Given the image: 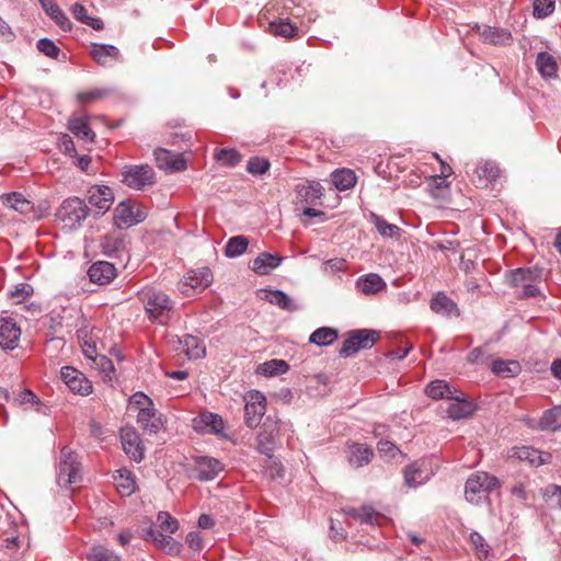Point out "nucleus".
Segmentation results:
<instances>
[{
	"label": "nucleus",
	"mask_w": 561,
	"mask_h": 561,
	"mask_svg": "<svg viewBox=\"0 0 561 561\" xmlns=\"http://www.w3.org/2000/svg\"><path fill=\"white\" fill-rule=\"evenodd\" d=\"M140 300L150 321L161 325L169 322L174 301L167 294L151 288L145 289L140 293Z\"/></svg>",
	"instance_id": "nucleus-1"
},
{
	"label": "nucleus",
	"mask_w": 561,
	"mask_h": 561,
	"mask_svg": "<svg viewBox=\"0 0 561 561\" xmlns=\"http://www.w3.org/2000/svg\"><path fill=\"white\" fill-rule=\"evenodd\" d=\"M500 480L484 471L472 473L466 481L465 496L471 504H480L488 495L500 488Z\"/></svg>",
	"instance_id": "nucleus-2"
},
{
	"label": "nucleus",
	"mask_w": 561,
	"mask_h": 561,
	"mask_svg": "<svg viewBox=\"0 0 561 561\" xmlns=\"http://www.w3.org/2000/svg\"><path fill=\"white\" fill-rule=\"evenodd\" d=\"M91 209L84 199L73 196L66 198L56 210V218L65 228L75 229L82 225Z\"/></svg>",
	"instance_id": "nucleus-3"
},
{
	"label": "nucleus",
	"mask_w": 561,
	"mask_h": 561,
	"mask_svg": "<svg viewBox=\"0 0 561 561\" xmlns=\"http://www.w3.org/2000/svg\"><path fill=\"white\" fill-rule=\"evenodd\" d=\"M121 182L135 191H144L156 183V173L151 165L125 164L121 169Z\"/></svg>",
	"instance_id": "nucleus-4"
},
{
	"label": "nucleus",
	"mask_w": 561,
	"mask_h": 561,
	"mask_svg": "<svg viewBox=\"0 0 561 561\" xmlns=\"http://www.w3.org/2000/svg\"><path fill=\"white\" fill-rule=\"evenodd\" d=\"M379 333L371 329L352 330L343 341L339 354L341 357L347 358L356 354L358 351L369 350L375 345Z\"/></svg>",
	"instance_id": "nucleus-5"
},
{
	"label": "nucleus",
	"mask_w": 561,
	"mask_h": 561,
	"mask_svg": "<svg viewBox=\"0 0 561 561\" xmlns=\"http://www.w3.org/2000/svg\"><path fill=\"white\" fill-rule=\"evenodd\" d=\"M81 480L80 462L78 455L68 446L60 450V460L58 465L57 483L61 488H68Z\"/></svg>",
	"instance_id": "nucleus-6"
},
{
	"label": "nucleus",
	"mask_w": 561,
	"mask_h": 561,
	"mask_svg": "<svg viewBox=\"0 0 561 561\" xmlns=\"http://www.w3.org/2000/svg\"><path fill=\"white\" fill-rule=\"evenodd\" d=\"M243 401L244 424L250 428H255L266 412V398L259 390H250L244 393Z\"/></svg>",
	"instance_id": "nucleus-7"
},
{
	"label": "nucleus",
	"mask_w": 561,
	"mask_h": 561,
	"mask_svg": "<svg viewBox=\"0 0 561 561\" xmlns=\"http://www.w3.org/2000/svg\"><path fill=\"white\" fill-rule=\"evenodd\" d=\"M280 421L276 416L267 415L261 425L260 432L257 433L256 450L265 455L267 458H272V453L276 447L275 438L279 434Z\"/></svg>",
	"instance_id": "nucleus-8"
},
{
	"label": "nucleus",
	"mask_w": 561,
	"mask_h": 561,
	"mask_svg": "<svg viewBox=\"0 0 561 561\" xmlns=\"http://www.w3.org/2000/svg\"><path fill=\"white\" fill-rule=\"evenodd\" d=\"M146 211L130 201H123L114 209V224L119 229H127L142 222Z\"/></svg>",
	"instance_id": "nucleus-9"
},
{
	"label": "nucleus",
	"mask_w": 561,
	"mask_h": 561,
	"mask_svg": "<svg viewBox=\"0 0 561 561\" xmlns=\"http://www.w3.org/2000/svg\"><path fill=\"white\" fill-rule=\"evenodd\" d=\"M434 474L435 470L432 462L426 459H420L404 467V484L408 488L415 489L425 484Z\"/></svg>",
	"instance_id": "nucleus-10"
},
{
	"label": "nucleus",
	"mask_w": 561,
	"mask_h": 561,
	"mask_svg": "<svg viewBox=\"0 0 561 561\" xmlns=\"http://www.w3.org/2000/svg\"><path fill=\"white\" fill-rule=\"evenodd\" d=\"M213 282V273L209 267H202L187 272L180 280L178 289L184 296H191L195 291H202Z\"/></svg>",
	"instance_id": "nucleus-11"
},
{
	"label": "nucleus",
	"mask_w": 561,
	"mask_h": 561,
	"mask_svg": "<svg viewBox=\"0 0 561 561\" xmlns=\"http://www.w3.org/2000/svg\"><path fill=\"white\" fill-rule=\"evenodd\" d=\"M89 204L94 208V215H104L114 203L113 190L107 185H93L88 190Z\"/></svg>",
	"instance_id": "nucleus-12"
},
{
	"label": "nucleus",
	"mask_w": 561,
	"mask_h": 561,
	"mask_svg": "<svg viewBox=\"0 0 561 561\" xmlns=\"http://www.w3.org/2000/svg\"><path fill=\"white\" fill-rule=\"evenodd\" d=\"M121 443L125 454L135 462H140L145 457V446L139 433L131 426L121 430Z\"/></svg>",
	"instance_id": "nucleus-13"
},
{
	"label": "nucleus",
	"mask_w": 561,
	"mask_h": 561,
	"mask_svg": "<svg viewBox=\"0 0 561 561\" xmlns=\"http://www.w3.org/2000/svg\"><path fill=\"white\" fill-rule=\"evenodd\" d=\"M137 423L146 433L157 434L164 427L165 417L153 405L138 412Z\"/></svg>",
	"instance_id": "nucleus-14"
},
{
	"label": "nucleus",
	"mask_w": 561,
	"mask_h": 561,
	"mask_svg": "<svg viewBox=\"0 0 561 561\" xmlns=\"http://www.w3.org/2000/svg\"><path fill=\"white\" fill-rule=\"evenodd\" d=\"M221 462L213 457L199 456L195 459V478L199 481L214 480L222 470Z\"/></svg>",
	"instance_id": "nucleus-15"
},
{
	"label": "nucleus",
	"mask_w": 561,
	"mask_h": 561,
	"mask_svg": "<svg viewBox=\"0 0 561 561\" xmlns=\"http://www.w3.org/2000/svg\"><path fill=\"white\" fill-rule=\"evenodd\" d=\"M21 336V329L14 319L7 317L0 319V347L14 350Z\"/></svg>",
	"instance_id": "nucleus-16"
},
{
	"label": "nucleus",
	"mask_w": 561,
	"mask_h": 561,
	"mask_svg": "<svg viewBox=\"0 0 561 561\" xmlns=\"http://www.w3.org/2000/svg\"><path fill=\"white\" fill-rule=\"evenodd\" d=\"M117 275V270L113 263L107 261H96L88 270L89 279L98 285L110 284Z\"/></svg>",
	"instance_id": "nucleus-17"
},
{
	"label": "nucleus",
	"mask_w": 561,
	"mask_h": 561,
	"mask_svg": "<svg viewBox=\"0 0 561 561\" xmlns=\"http://www.w3.org/2000/svg\"><path fill=\"white\" fill-rule=\"evenodd\" d=\"M88 121L89 116L85 113H75L69 117L67 127L77 138L93 142L95 134L91 129Z\"/></svg>",
	"instance_id": "nucleus-18"
},
{
	"label": "nucleus",
	"mask_w": 561,
	"mask_h": 561,
	"mask_svg": "<svg viewBox=\"0 0 561 561\" xmlns=\"http://www.w3.org/2000/svg\"><path fill=\"white\" fill-rule=\"evenodd\" d=\"M430 308L434 313L442 317L459 316L457 304L443 291H438L432 297Z\"/></svg>",
	"instance_id": "nucleus-19"
},
{
	"label": "nucleus",
	"mask_w": 561,
	"mask_h": 561,
	"mask_svg": "<svg viewBox=\"0 0 561 561\" xmlns=\"http://www.w3.org/2000/svg\"><path fill=\"white\" fill-rule=\"evenodd\" d=\"M387 287L383 278L376 274L369 273L358 277L355 282V288L358 293L365 296L375 295Z\"/></svg>",
	"instance_id": "nucleus-20"
},
{
	"label": "nucleus",
	"mask_w": 561,
	"mask_h": 561,
	"mask_svg": "<svg viewBox=\"0 0 561 561\" xmlns=\"http://www.w3.org/2000/svg\"><path fill=\"white\" fill-rule=\"evenodd\" d=\"M478 30L483 43L501 46L512 43V33L506 28L484 25L482 28L479 26Z\"/></svg>",
	"instance_id": "nucleus-21"
},
{
	"label": "nucleus",
	"mask_w": 561,
	"mask_h": 561,
	"mask_svg": "<svg viewBox=\"0 0 561 561\" xmlns=\"http://www.w3.org/2000/svg\"><path fill=\"white\" fill-rule=\"evenodd\" d=\"M296 193L301 203L317 205L323 196V187L319 182L311 181L297 185Z\"/></svg>",
	"instance_id": "nucleus-22"
},
{
	"label": "nucleus",
	"mask_w": 561,
	"mask_h": 561,
	"mask_svg": "<svg viewBox=\"0 0 561 561\" xmlns=\"http://www.w3.org/2000/svg\"><path fill=\"white\" fill-rule=\"evenodd\" d=\"M157 164L160 169L165 171H181L186 167L185 160L180 157H174L171 151L158 148L153 152Z\"/></svg>",
	"instance_id": "nucleus-23"
},
{
	"label": "nucleus",
	"mask_w": 561,
	"mask_h": 561,
	"mask_svg": "<svg viewBox=\"0 0 561 561\" xmlns=\"http://www.w3.org/2000/svg\"><path fill=\"white\" fill-rule=\"evenodd\" d=\"M284 257L270 252L260 253L252 262L251 268L259 275H267L271 271L278 267Z\"/></svg>",
	"instance_id": "nucleus-24"
},
{
	"label": "nucleus",
	"mask_w": 561,
	"mask_h": 561,
	"mask_svg": "<svg viewBox=\"0 0 561 561\" xmlns=\"http://www.w3.org/2000/svg\"><path fill=\"white\" fill-rule=\"evenodd\" d=\"M91 55L95 62L101 66H108L111 60H116L121 57L119 49L111 44L92 43Z\"/></svg>",
	"instance_id": "nucleus-25"
},
{
	"label": "nucleus",
	"mask_w": 561,
	"mask_h": 561,
	"mask_svg": "<svg viewBox=\"0 0 561 561\" xmlns=\"http://www.w3.org/2000/svg\"><path fill=\"white\" fill-rule=\"evenodd\" d=\"M45 13L64 31H70L72 23L54 0H39Z\"/></svg>",
	"instance_id": "nucleus-26"
},
{
	"label": "nucleus",
	"mask_w": 561,
	"mask_h": 561,
	"mask_svg": "<svg viewBox=\"0 0 561 561\" xmlns=\"http://www.w3.org/2000/svg\"><path fill=\"white\" fill-rule=\"evenodd\" d=\"M180 344L190 359L204 358L206 355V347L197 336L185 334L180 340Z\"/></svg>",
	"instance_id": "nucleus-27"
},
{
	"label": "nucleus",
	"mask_w": 561,
	"mask_h": 561,
	"mask_svg": "<svg viewBox=\"0 0 561 561\" xmlns=\"http://www.w3.org/2000/svg\"><path fill=\"white\" fill-rule=\"evenodd\" d=\"M264 296L262 297L264 300L268 301L272 305L279 307L285 311H296L298 310V306L295 304L291 297H289L285 291L280 289H271L264 290Z\"/></svg>",
	"instance_id": "nucleus-28"
},
{
	"label": "nucleus",
	"mask_w": 561,
	"mask_h": 561,
	"mask_svg": "<svg viewBox=\"0 0 561 561\" xmlns=\"http://www.w3.org/2000/svg\"><path fill=\"white\" fill-rule=\"evenodd\" d=\"M373 456V449L366 445L354 443L348 446V462L352 467L359 468L367 465Z\"/></svg>",
	"instance_id": "nucleus-29"
},
{
	"label": "nucleus",
	"mask_w": 561,
	"mask_h": 561,
	"mask_svg": "<svg viewBox=\"0 0 561 561\" xmlns=\"http://www.w3.org/2000/svg\"><path fill=\"white\" fill-rule=\"evenodd\" d=\"M459 398H453V403L447 409L448 416L453 420H461L471 415L473 407L471 402L465 399V394L460 391L456 392Z\"/></svg>",
	"instance_id": "nucleus-30"
},
{
	"label": "nucleus",
	"mask_w": 561,
	"mask_h": 561,
	"mask_svg": "<svg viewBox=\"0 0 561 561\" xmlns=\"http://www.w3.org/2000/svg\"><path fill=\"white\" fill-rule=\"evenodd\" d=\"M456 392L457 390L451 389L445 380H434L425 388L427 397L434 400L459 398V396H456Z\"/></svg>",
	"instance_id": "nucleus-31"
},
{
	"label": "nucleus",
	"mask_w": 561,
	"mask_h": 561,
	"mask_svg": "<svg viewBox=\"0 0 561 561\" xmlns=\"http://www.w3.org/2000/svg\"><path fill=\"white\" fill-rule=\"evenodd\" d=\"M538 428L551 432L561 430V405L546 410L538 422Z\"/></svg>",
	"instance_id": "nucleus-32"
},
{
	"label": "nucleus",
	"mask_w": 561,
	"mask_h": 561,
	"mask_svg": "<svg viewBox=\"0 0 561 561\" xmlns=\"http://www.w3.org/2000/svg\"><path fill=\"white\" fill-rule=\"evenodd\" d=\"M514 455L523 461H528L533 466H541L549 461L551 457L549 454L540 451L529 446H523L518 448Z\"/></svg>",
	"instance_id": "nucleus-33"
},
{
	"label": "nucleus",
	"mask_w": 561,
	"mask_h": 561,
	"mask_svg": "<svg viewBox=\"0 0 561 561\" xmlns=\"http://www.w3.org/2000/svg\"><path fill=\"white\" fill-rule=\"evenodd\" d=\"M331 181L337 191L352 188L357 181L355 172L351 169H340L331 173Z\"/></svg>",
	"instance_id": "nucleus-34"
},
{
	"label": "nucleus",
	"mask_w": 561,
	"mask_h": 561,
	"mask_svg": "<svg viewBox=\"0 0 561 561\" xmlns=\"http://www.w3.org/2000/svg\"><path fill=\"white\" fill-rule=\"evenodd\" d=\"M536 66L543 78H554L558 71L556 58L547 51L537 54Z\"/></svg>",
	"instance_id": "nucleus-35"
},
{
	"label": "nucleus",
	"mask_w": 561,
	"mask_h": 561,
	"mask_svg": "<svg viewBox=\"0 0 561 561\" xmlns=\"http://www.w3.org/2000/svg\"><path fill=\"white\" fill-rule=\"evenodd\" d=\"M346 515L352 516L354 519L359 520L360 523H365L368 525L378 524V519L381 515L376 512L371 506H362V507H348L344 510Z\"/></svg>",
	"instance_id": "nucleus-36"
},
{
	"label": "nucleus",
	"mask_w": 561,
	"mask_h": 561,
	"mask_svg": "<svg viewBox=\"0 0 561 561\" xmlns=\"http://www.w3.org/2000/svg\"><path fill=\"white\" fill-rule=\"evenodd\" d=\"M491 370L501 378L515 377L520 373V365L517 360L495 359Z\"/></svg>",
	"instance_id": "nucleus-37"
},
{
	"label": "nucleus",
	"mask_w": 561,
	"mask_h": 561,
	"mask_svg": "<svg viewBox=\"0 0 561 561\" xmlns=\"http://www.w3.org/2000/svg\"><path fill=\"white\" fill-rule=\"evenodd\" d=\"M289 365L284 359H271L260 364L256 374L265 377H276L285 374Z\"/></svg>",
	"instance_id": "nucleus-38"
},
{
	"label": "nucleus",
	"mask_w": 561,
	"mask_h": 561,
	"mask_svg": "<svg viewBox=\"0 0 561 561\" xmlns=\"http://www.w3.org/2000/svg\"><path fill=\"white\" fill-rule=\"evenodd\" d=\"M370 221L374 224L378 233L383 238L399 239L401 236V228L397 225L387 222L381 216L376 214L370 215Z\"/></svg>",
	"instance_id": "nucleus-39"
},
{
	"label": "nucleus",
	"mask_w": 561,
	"mask_h": 561,
	"mask_svg": "<svg viewBox=\"0 0 561 561\" xmlns=\"http://www.w3.org/2000/svg\"><path fill=\"white\" fill-rule=\"evenodd\" d=\"M114 481L116 489L123 495H130L131 493H134L136 484L133 474L129 470H117L116 474H114Z\"/></svg>",
	"instance_id": "nucleus-40"
},
{
	"label": "nucleus",
	"mask_w": 561,
	"mask_h": 561,
	"mask_svg": "<svg viewBox=\"0 0 561 561\" xmlns=\"http://www.w3.org/2000/svg\"><path fill=\"white\" fill-rule=\"evenodd\" d=\"M337 336L339 334L335 329L322 327L311 333L309 342L318 346H329L337 339Z\"/></svg>",
	"instance_id": "nucleus-41"
},
{
	"label": "nucleus",
	"mask_w": 561,
	"mask_h": 561,
	"mask_svg": "<svg viewBox=\"0 0 561 561\" xmlns=\"http://www.w3.org/2000/svg\"><path fill=\"white\" fill-rule=\"evenodd\" d=\"M249 245V240L244 236L231 237L225 247V255L229 259H234L245 253Z\"/></svg>",
	"instance_id": "nucleus-42"
},
{
	"label": "nucleus",
	"mask_w": 561,
	"mask_h": 561,
	"mask_svg": "<svg viewBox=\"0 0 561 561\" xmlns=\"http://www.w3.org/2000/svg\"><path fill=\"white\" fill-rule=\"evenodd\" d=\"M215 160L224 167L233 168L241 161V154L234 148H217Z\"/></svg>",
	"instance_id": "nucleus-43"
},
{
	"label": "nucleus",
	"mask_w": 561,
	"mask_h": 561,
	"mask_svg": "<svg viewBox=\"0 0 561 561\" xmlns=\"http://www.w3.org/2000/svg\"><path fill=\"white\" fill-rule=\"evenodd\" d=\"M537 273L529 268H516L508 272L507 282L512 287H519L534 280Z\"/></svg>",
	"instance_id": "nucleus-44"
},
{
	"label": "nucleus",
	"mask_w": 561,
	"mask_h": 561,
	"mask_svg": "<svg viewBox=\"0 0 561 561\" xmlns=\"http://www.w3.org/2000/svg\"><path fill=\"white\" fill-rule=\"evenodd\" d=\"M88 561H121V558L111 549L99 545L93 546L87 554Z\"/></svg>",
	"instance_id": "nucleus-45"
},
{
	"label": "nucleus",
	"mask_w": 561,
	"mask_h": 561,
	"mask_svg": "<svg viewBox=\"0 0 561 561\" xmlns=\"http://www.w3.org/2000/svg\"><path fill=\"white\" fill-rule=\"evenodd\" d=\"M115 89L111 87L96 88L87 92H79L77 99L80 103H87L91 101L102 100L114 94Z\"/></svg>",
	"instance_id": "nucleus-46"
},
{
	"label": "nucleus",
	"mask_w": 561,
	"mask_h": 561,
	"mask_svg": "<svg viewBox=\"0 0 561 561\" xmlns=\"http://www.w3.org/2000/svg\"><path fill=\"white\" fill-rule=\"evenodd\" d=\"M270 27L274 35L286 38H293L298 32L297 26L288 20L274 21L270 24Z\"/></svg>",
	"instance_id": "nucleus-47"
},
{
	"label": "nucleus",
	"mask_w": 561,
	"mask_h": 561,
	"mask_svg": "<svg viewBox=\"0 0 561 561\" xmlns=\"http://www.w3.org/2000/svg\"><path fill=\"white\" fill-rule=\"evenodd\" d=\"M11 400L15 404L21 407L41 404L39 398L30 389H23L18 392H12Z\"/></svg>",
	"instance_id": "nucleus-48"
},
{
	"label": "nucleus",
	"mask_w": 561,
	"mask_h": 561,
	"mask_svg": "<svg viewBox=\"0 0 561 561\" xmlns=\"http://www.w3.org/2000/svg\"><path fill=\"white\" fill-rule=\"evenodd\" d=\"M500 168L494 161L481 162L477 168L479 178H483L489 182H494L500 176Z\"/></svg>",
	"instance_id": "nucleus-49"
},
{
	"label": "nucleus",
	"mask_w": 561,
	"mask_h": 561,
	"mask_svg": "<svg viewBox=\"0 0 561 561\" xmlns=\"http://www.w3.org/2000/svg\"><path fill=\"white\" fill-rule=\"evenodd\" d=\"M7 204L21 214H26L32 208L31 203L19 192L9 194L7 196Z\"/></svg>",
	"instance_id": "nucleus-50"
},
{
	"label": "nucleus",
	"mask_w": 561,
	"mask_h": 561,
	"mask_svg": "<svg viewBox=\"0 0 561 561\" xmlns=\"http://www.w3.org/2000/svg\"><path fill=\"white\" fill-rule=\"evenodd\" d=\"M271 168V163L263 157H251L247 163L245 170L252 175H263Z\"/></svg>",
	"instance_id": "nucleus-51"
},
{
	"label": "nucleus",
	"mask_w": 561,
	"mask_h": 561,
	"mask_svg": "<svg viewBox=\"0 0 561 561\" xmlns=\"http://www.w3.org/2000/svg\"><path fill=\"white\" fill-rule=\"evenodd\" d=\"M546 503L552 508H561V485L550 484L542 490Z\"/></svg>",
	"instance_id": "nucleus-52"
},
{
	"label": "nucleus",
	"mask_w": 561,
	"mask_h": 561,
	"mask_svg": "<svg viewBox=\"0 0 561 561\" xmlns=\"http://www.w3.org/2000/svg\"><path fill=\"white\" fill-rule=\"evenodd\" d=\"M73 393H78L80 396H88L92 392V385L90 380L84 376L83 373L71 381L67 386Z\"/></svg>",
	"instance_id": "nucleus-53"
},
{
	"label": "nucleus",
	"mask_w": 561,
	"mask_h": 561,
	"mask_svg": "<svg viewBox=\"0 0 561 561\" xmlns=\"http://www.w3.org/2000/svg\"><path fill=\"white\" fill-rule=\"evenodd\" d=\"M201 422L209 430L211 434H219L224 430V421L218 414L210 412L201 415Z\"/></svg>",
	"instance_id": "nucleus-54"
},
{
	"label": "nucleus",
	"mask_w": 561,
	"mask_h": 561,
	"mask_svg": "<svg viewBox=\"0 0 561 561\" xmlns=\"http://www.w3.org/2000/svg\"><path fill=\"white\" fill-rule=\"evenodd\" d=\"M36 47L42 54L54 59H57L60 54V48L47 37L39 38Z\"/></svg>",
	"instance_id": "nucleus-55"
},
{
	"label": "nucleus",
	"mask_w": 561,
	"mask_h": 561,
	"mask_svg": "<svg viewBox=\"0 0 561 561\" xmlns=\"http://www.w3.org/2000/svg\"><path fill=\"white\" fill-rule=\"evenodd\" d=\"M157 520L162 531L173 534L179 528L178 519L172 517L168 512H159Z\"/></svg>",
	"instance_id": "nucleus-56"
},
{
	"label": "nucleus",
	"mask_w": 561,
	"mask_h": 561,
	"mask_svg": "<svg viewBox=\"0 0 561 561\" xmlns=\"http://www.w3.org/2000/svg\"><path fill=\"white\" fill-rule=\"evenodd\" d=\"M556 7V0H535L534 1V15L538 19L549 16Z\"/></svg>",
	"instance_id": "nucleus-57"
},
{
	"label": "nucleus",
	"mask_w": 561,
	"mask_h": 561,
	"mask_svg": "<svg viewBox=\"0 0 561 561\" xmlns=\"http://www.w3.org/2000/svg\"><path fill=\"white\" fill-rule=\"evenodd\" d=\"M470 541L473 545L478 557L486 560L489 557V545L485 542L482 535L478 531H472L470 534Z\"/></svg>",
	"instance_id": "nucleus-58"
},
{
	"label": "nucleus",
	"mask_w": 561,
	"mask_h": 561,
	"mask_svg": "<svg viewBox=\"0 0 561 561\" xmlns=\"http://www.w3.org/2000/svg\"><path fill=\"white\" fill-rule=\"evenodd\" d=\"M264 474L271 480L282 478L284 474V468L280 461L274 459L273 455L271 459L267 458V463L264 466Z\"/></svg>",
	"instance_id": "nucleus-59"
},
{
	"label": "nucleus",
	"mask_w": 561,
	"mask_h": 561,
	"mask_svg": "<svg viewBox=\"0 0 561 561\" xmlns=\"http://www.w3.org/2000/svg\"><path fill=\"white\" fill-rule=\"evenodd\" d=\"M33 293V287L26 283H19L13 286L9 291L11 298L15 299L16 304L22 302L26 297Z\"/></svg>",
	"instance_id": "nucleus-60"
},
{
	"label": "nucleus",
	"mask_w": 561,
	"mask_h": 561,
	"mask_svg": "<svg viewBox=\"0 0 561 561\" xmlns=\"http://www.w3.org/2000/svg\"><path fill=\"white\" fill-rule=\"evenodd\" d=\"M129 403L131 408L137 409L138 412L141 411V409H149V407L154 405L152 400L147 394L140 391L136 392L130 397Z\"/></svg>",
	"instance_id": "nucleus-61"
},
{
	"label": "nucleus",
	"mask_w": 561,
	"mask_h": 561,
	"mask_svg": "<svg viewBox=\"0 0 561 561\" xmlns=\"http://www.w3.org/2000/svg\"><path fill=\"white\" fill-rule=\"evenodd\" d=\"M159 547L170 554H176L180 552L181 545L171 536L164 535L162 539H159Z\"/></svg>",
	"instance_id": "nucleus-62"
},
{
	"label": "nucleus",
	"mask_w": 561,
	"mask_h": 561,
	"mask_svg": "<svg viewBox=\"0 0 561 561\" xmlns=\"http://www.w3.org/2000/svg\"><path fill=\"white\" fill-rule=\"evenodd\" d=\"M185 541L190 549L194 551H201L203 549V538L198 531H190Z\"/></svg>",
	"instance_id": "nucleus-63"
},
{
	"label": "nucleus",
	"mask_w": 561,
	"mask_h": 561,
	"mask_svg": "<svg viewBox=\"0 0 561 561\" xmlns=\"http://www.w3.org/2000/svg\"><path fill=\"white\" fill-rule=\"evenodd\" d=\"M71 13L77 21L83 24H85L90 18L87 13V9L78 2L71 7Z\"/></svg>",
	"instance_id": "nucleus-64"
}]
</instances>
